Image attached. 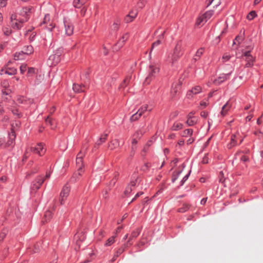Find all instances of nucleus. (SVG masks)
Listing matches in <instances>:
<instances>
[{"mask_svg":"<svg viewBox=\"0 0 263 263\" xmlns=\"http://www.w3.org/2000/svg\"><path fill=\"white\" fill-rule=\"evenodd\" d=\"M160 68L157 64L151 63L148 66V74L145 78L144 84H149L159 72Z\"/></svg>","mask_w":263,"mask_h":263,"instance_id":"obj_1","label":"nucleus"},{"mask_svg":"<svg viewBox=\"0 0 263 263\" xmlns=\"http://www.w3.org/2000/svg\"><path fill=\"white\" fill-rule=\"evenodd\" d=\"M31 152H33L34 153L37 154L40 156H42L44 154L45 150L44 148V144L42 143L37 144L36 147L28 148L26 150L24 155V158L27 159L29 157V154Z\"/></svg>","mask_w":263,"mask_h":263,"instance_id":"obj_2","label":"nucleus"},{"mask_svg":"<svg viewBox=\"0 0 263 263\" xmlns=\"http://www.w3.org/2000/svg\"><path fill=\"white\" fill-rule=\"evenodd\" d=\"M26 22V19H23L18 15L11 16V26L13 29H20L23 26V24Z\"/></svg>","mask_w":263,"mask_h":263,"instance_id":"obj_3","label":"nucleus"},{"mask_svg":"<svg viewBox=\"0 0 263 263\" xmlns=\"http://www.w3.org/2000/svg\"><path fill=\"white\" fill-rule=\"evenodd\" d=\"M181 49V44L180 42H178L176 45L172 56L171 62L172 64H174L176 61H177L182 55Z\"/></svg>","mask_w":263,"mask_h":263,"instance_id":"obj_4","label":"nucleus"},{"mask_svg":"<svg viewBox=\"0 0 263 263\" xmlns=\"http://www.w3.org/2000/svg\"><path fill=\"white\" fill-rule=\"evenodd\" d=\"M70 190V187L67 184L63 187L60 196V202L61 205L64 203L65 200L69 195Z\"/></svg>","mask_w":263,"mask_h":263,"instance_id":"obj_5","label":"nucleus"},{"mask_svg":"<svg viewBox=\"0 0 263 263\" xmlns=\"http://www.w3.org/2000/svg\"><path fill=\"white\" fill-rule=\"evenodd\" d=\"M84 156V154L82 151L78 154L76 158V164L78 167V175L81 176L83 172V157Z\"/></svg>","mask_w":263,"mask_h":263,"instance_id":"obj_6","label":"nucleus"},{"mask_svg":"<svg viewBox=\"0 0 263 263\" xmlns=\"http://www.w3.org/2000/svg\"><path fill=\"white\" fill-rule=\"evenodd\" d=\"M31 8L29 7H25L22 8L20 11L13 15H18L23 19H26V22L28 21L31 12Z\"/></svg>","mask_w":263,"mask_h":263,"instance_id":"obj_7","label":"nucleus"},{"mask_svg":"<svg viewBox=\"0 0 263 263\" xmlns=\"http://www.w3.org/2000/svg\"><path fill=\"white\" fill-rule=\"evenodd\" d=\"M242 56L245 58V60L247 62L246 67H249L253 65L254 58L251 54L250 51L244 52Z\"/></svg>","mask_w":263,"mask_h":263,"instance_id":"obj_8","label":"nucleus"},{"mask_svg":"<svg viewBox=\"0 0 263 263\" xmlns=\"http://www.w3.org/2000/svg\"><path fill=\"white\" fill-rule=\"evenodd\" d=\"M61 51H59L56 53L50 55L48 59V60L51 61L50 64L51 65H55L58 63L61 60Z\"/></svg>","mask_w":263,"mask_h":263,"instance_id":"obj_9","label":"nucleus"},{"mask_svg":"<svg viewBox=\"0 0 263 263\" xmlns=\"http://www.w3.org/2000/svg\"><path fill=\"white\" fill-rule=\"evenodd\" d=\"M65 34L67 35H71L73 34V27L69 21L65 20L64 22Z\"/></svg>","mask_w":263,"mask_h":263,"instance_id":"obj_10","label":"nucleus"},{"mask_svg":"<svg viewBox=\"0 0 263 263\" xmlns=\"http://www.w3.org/2000/svg\"><path fill=\"white\" fill-rule=\"evenodd\" d=\"M202 88L199 86H196L193 87L191 90L187 91L186 96L187 98L192 99L194 95L198 94L201 91Z\"/></svg>","mask_w":263,"mask_h":263,"instance_id":"obj_11","label":"nucleus"},{"mask_svg":"<svg viewBox=\"0 0 263 263\" xmlns=\"http://www.w3.org/2000/svg\"><path fill=\"white\" fill-rule=\"evenodd\" d=\"M36 183H38V185H36V183H33L32 184L31 186V190H36L40 189L41 185L43 184L44 181H45L44 177L42 176H39L37 178H36Z\"/></svg>","mask_w":263,"mask_h":263,"instance_id":"obj_12","label":"nucleus"},{"mask_svg":"<svg viewBox=\"0 0 263 263\" xmlns=\"http://www.w3.org/2000/svg\"><path fill=\"white\" fill-rule=\"evenodd\" d=\"M36 183H38V185H36V183H33L32 184L31 186V190H36L40 189L41 185L43 184L44 181H45L44 177L42 176H39L37 178H36Z\"/></svg>","mask_w":263,"mask_h":263,"instance_id":"obj_13","label":"nucleus"},{"mask_svg":"<svg viewBox=\"0 0 263 263\" xmlns=\"http://www.w3.org/2000/svg\"><path fill=\"white\" fill-rule=\"evenodd\" d=\"M181 82L179 81L178 83L174 84L172 85L171 90V95L173 97L176 96L180 88Z\"/></svg>","mask_w":263,"mask_h":263,"instance_id":"obj_14","label":"nucleus"},{"mask_svg":"<svg viewBox=\"0 0 263 263\" xmlns=\"http://www.w3.org/2000/svg\"><path fill=\"white\" fill-rule=\"evenodd\" d=\"M129 37V34L128 33H125L122 37L119 40L118 42L117 45L118 46L119 48L122 47L125 42L127 40Z\"/></svg>","mask_w":263,"mask_h":263,"instance_id":"obj_15","label":"nucleus"},{"mask_svg":"<svg viewBox=\"0 0 263 263\" xmlns=\"http://www.w3.org/2000/svg\"><path fill=\"white\" fill-rule=\"evenodd\" d=\"M85 88V86L78 84H74L72 88L73 91L78 93L84 91Z\"/></svg>","mask_w":263,"mask_h":263,"instance_id":"obj_16","label":"nucleus"},{"mask_svg":"<svg viewBox=\"0 0 263 263\" xmlns=\"http://www.w3.org/2000/svg\"><path fill=\"white\" fill-rule=\"evenodd\" d=\"M15 138V133L14 132H11V133L9 135V140L6 143V146H11L14 141V139Z\"/></svg>","mask_w":263,"mask_h":263,"instance_id":"obj_17","label":"nucleus"},{"mask_svg":"<svg viewBox=\"0 0 263 263\" xmlns=\"http://www.w3.org/2000/svg\"><path fill=\"white\" fill-rule=\"evenodd\" d=\"M120 142L118 139L112 140L108 144V147L111 149H114L119 146Z\"/></svg>","mask_w":263,"mask_h":263,"instance_id":"obj_18","label":"nucleus"},{"mask_svg":"<svg viewBox=\"0 0 263 263\" xmlns=\"http://www.w3.org/2000/svg\"><path fill=\"white\" fill-rule=\"evenodd\" d=\"M230 74V73L221 74L217 80H215V82L216 83L220 84L226 80L228 79L229 78Z\"/></svg>","mask_w":263,"mask_h":263,"instance_id":"obj_19","label":"nucleus"},{"mask_svg":"<svg viewBox=\"0 0 263 263\" xmlns=\"http://www.w3.org/2000/svg\"><path fill=\"white\" fill-rule=\"evenodd\" d=\"M243 40V35H237L233 41V46L234 47L236 45V49H237L238 46L242 42Z\"/></svg>","mask_w":263,"mask_h":263,"instance_id":"obj_20","label":"nucleus"},{"mask_svg":"<svg viewBox=\"0 0 263 263\" xmlns=\"http://www.w3.org/2000/svg\"><path fill=\"white\" fill-rule=\"evenodd\" d=\"M231 107V105L228 102L222 108L220 114L221 116H224Z\"/></svg>","mask_w":263,"mask_h":263,"instance_id":"obj_21","label":"nucleus"},{"mask_svg":"<svg viewBox=\"0 0 263 263\" xmlns=\"http://www.w3.org/2000/svg\"><path fill=\"white\" fill-rule=\"evenodd\" d=\"M2 85L3 87L5 88V90H2L3 95H8L11 92V90L7 88L9 86L8 82L6 81H4L2 82Z\"/></svg>","mask_w":263,"mask_h":263,"instance_id":"obj_22","label":"nucleus"},{"mask_svg":"<svg viewBox=\"0 0 263 263\" xmlns=\"http://www.w3.org/2000/svg\"><path fill=\"white\" fill-rule=\"evenodd\" d=\"M17 70L14 67L9 68L8 66L5 68V73L8 74V75L11 76L16 73Z\"/></svg>","mask_w":263,"mask_h":263,"instance_id":"obj_23","label":"nucleus"},{"mask_svg":"<svg viewBox=\"0 0 263 263\" xmlns=\"http://www.w3.org/2000/svg\"><path fill=\"white\" fill-rule=\"evenodd\" d=\"M87 0H74L73 4V6L78 8H81L83 5H84Z\"/></svg>","mask_w":263,"mask_h":263,"instance_id":"obj_24","label":"nucleus"},{"mask_svg":"<svg viewBox=\"0 0 263 263\" xmlns=\"http://www.w3.org/2000/svg\"><path fill=\"white\" fill-rule=\"evenodd\" d=\"M24 55L31 54L33 52V47L31 46H27L22 50Z\"/></svg>","mask_w":263,"mask_h":263,"instance_id":"obj_25","label":"nucleus"},{"mask_svg":"<svg viewBox=\"0 0 263 263\" xmlns=\"http://www.w3.org/2000/svg\"><path fill=\"white\" fill-rule=\"evenodd\" d=\"M207 21V19L205 18V17H204V15L203 14L202 16H201L198 18L196 23V25L198 26H202L205 23H206Z\"/></svg>","mask_w":263,"mask_h":263,"instance_id":"obj_26","label":"nucleus"},{"mask_svg":"<svg viewBox=\"0 0 263 263\" xmlns=\"http://www.w3.org/2000/svg\"><path fill=\"white\" fill-rule=\"evenodd\" d=\"M204 51V48H199L197 52H196V54L194 58V60L195 61H197L199 60L200 58V57L202 55Z\"/></svg>","mask_w":263,"mask_h":263,"instance_id":"obj_27","label":"nucleus"},{"mask_svg":"<svg viewBox=\"0 0 263 263\" xmlns=\"http://www.w3.org/2000/svg\"><path fill=\"white\" fill-rule=\"evenodd\" d=\"M51 218H52L51 212L49 210L46 211V212L44 214L43 222H48V221H49L50 220V219Z\"/></svg>","mask_w":263,"mask_h":263,"instance_id":"obj_28","label":"nucleus"},{"mask_svg":"<svg viewBox=\"0 0 263 263\" xmlns=\"http://www.w3.org/2000/svg\"><path fill=\"white\" fill-rule=\"evenodd\" d=\"M183 125L179 122H175L171 127L172 130H178L183 128Z\"/></svg>","mask_w":263,"mask_h":263,"instance_id":"obj_29","label":"nucleus"},{"mask_svg":"<svg viewBox=\"0 0 263 263\" xmlns=\"http://www.w3.org/2000/svg\"><path fill=\"white\" fill-rule=\"evenodd\" d=\"M25 58V55L21 51V52H16L14 55V59L15 60H23Z\"/></svg>","mask_w":263,"mask_h":263,"instance_id":"obj_30","label":"nucleus"},{"mask_svg":"<svg viewBox=\"0 0 263 263\" xmlns=\"http://www.w3.org/2000/svg\"><path fill=\"white\" fill-rule=\"evenodd\" d=\"M108 136V134H104L101 135L98 141L97 142L96 144L97 145H101L103 143L105 142L106 140L107 139V137Z\"/></svg>","mask_w":263,"mask_h":263,"instance_id":"obj_31","label":"nucleus"},{"mask_svg":"<svg viewBox=\"0 0 263 263\" xmlns=\"http://www.w3.org/2000/svg\"><path fill=\"white\" fill-rule=\"evenodd\" d=\"M120 25V21L117 19L111 26V30L117 31Z\"/></svg>","mask_w":263,"mask_h":263,"instance_id":"obj_32","label":"nucleus"},{"mask_svg":"<svg viewBox=\"0 0 263 263\" xmlns=\"http://www.w3.org/2000/svg\"><path fill=\"white\" fill-rule=\"evenodd\" d=\"M190 207V205L188 204L184 203L182 206L178 209V212L180 213H184L187 211Z\"/></svg>","mask_w":263,"mask_h":263,"instance_id":"obj_33","label":"nucleus"},{"mask_svg":"<svg viewBox=\"0 0 263 263\" xmlns=\"http://www.w3.org/2000/svg\"><path fill=\"white\" fill-rule=\"evenodd\" d=\"M124 251V249L123 247L119 248L116 252V254L114 256L112 261H114L116 258L121 255Z\"/></svg>","mask_w":263,"mask_h":263,"instance_id":"obj_34","label":"nucleus"},{"mask_svg":"<svg viewBox=\"0 0 263 263\" xmlns=\"http://www.w3.org/2000/svg\"><path fill=\"white\" fill-rule=\"evenodd\" d=\"M236 143V135H232L231 137V142L228 144V147L229 148H231L235 145Z\"/></svg>","mask_w":263,"mask_h":263,"instance_id":"obj_35","label":"nucleus"},{"mask_svg":"<svg viewBox=\"0 0 263 263\" xmlns=\"http://www.w3.org/2000/svg\"><path fill=\"white\" fill-rule=\"evenodd\" d=\"M116 237V235L115 236H113L111 237H110L109 238H108L107 239V240L106 241L105 245L106 246H111L112 244H113L115 241V238Z\"/></svg>","mask_w":263,"mask_h":263,"instance_id":"obj_36","label":"nucleus"},{"mask_svg":"<svg viewBox=\"0 0 263 263\" xmlns=\"http://www.w3.org/2000/svg\"><path fill=\"white\" fill-rule=\"evenodd\" d=\"M197 121V118H192V119L188 118V119H187L186 123L189 126H193L195 123H196Z\"/></svg>","mask_w":263,"mask_h":263,"instance_id":"obj_37","label":"nucleus"},{"mask_svg":"<svg viewBox=\"0 0 263 263\" xmlns=\"http://www.w3.org/2000/svg\"><path fill=\"white\" fill-rule=\"evenodd\" d=\"M139 234V232H133L130 238L127 241V246L129 245V246L132 245V243H130V241L133 238H136Z\"/></svg>","mask_w":263,"mask_h":263,"instance_id":"obj_38","label":"nucleus"},{"mask_svg":"<svg viewBox=\"0 0 263 263\" xmlns=\"http://www.w3.org/2000/svg\"><path fill=\"white\" fill-rule=\"evenodd\" d=\"M141 116V115H140V114L137 111L130 117V120L132 122L135 121L137 120L138 119H139Z\"/></svg>","mask_w":263,"mask_h":263,"instance_id":"obj_39","label":"nucleus"},{"mask_svg":"<svg viewBox=\"0 0 263 263\" xmlns=\"http://www.w3.org/2000/svg\"><path fill=\"white\" fill-rule=\"evenodd\" d=\"M208 6L210 5L212 3H213L214 5V7H217L221 3L220 0H208Z\"/></svg>","mask_w":263,"mask_h":263,"instance_id":"obj_40","label":"nucleus"},{"mask_svg":"<svg viewBox=\"0 0 263 263\" xmlns=\"http://www.w3.org/2000/svg\"><path fill=\"white\" fill-rule=\"evenodd\" d=\"M143 131L141 129L138 130L133 135L134 138L139 139L143 135Z\"/></svg>","mask_w":263,"mask_h":263,"instance_id":"obj_41","label":"nucleus"},{"mask_svg":"<svg viewBox=\"0 0 263 263\" xmlns=\"http://www.w3.org/2000/svg\"><path fill=\"white\" fill-rule=\"evenodd\" d=\"M193 134V130L191 129H186L184 130L182 133V136L187 137L191 136Z\"/></svg>","mask_w":263,"mask_h":263,"instance_id":"obj_42","label":"nucleus"},{"mask_svg":"<svg viewBox=\"0 0 263 263\" xmlns=\"http://www.w3.org/2000/svg\"><path fill=\"white\" fill-rule=\"evenodd\" d=\"M131 76L127 77L124 80L123 82L121 84L120 87H125L127 84L129 82L130 80L131 79Z\"/></svg>","mask_w":263,"mask_h":263,"instance_id":"obj_43","label":"nucleus"},{"mask_svg":"<svg viewBox=\"0 0 263 263\" xmlns=\"http://www.w3.org/2000/svg\"><path fill=\"white\" fill-rule=\"evenodd\" d=\"M147 105H143L137 111L142 116L147 110Z\"/></svg>","mask_w":263,"mask_h":263,"instance_id":"obj_44","label":"nucleus"},{"mask_svg":"<svg viewBox=\"0 0 263 263\" xmlns=\"http://www.w3.org/2000/svg\"><path fill=\"white\" fill-rule=\"evenodd\" d=\"M21 124V123L19 121H15L14 123L12 124V131L14 132L16 129L17 127H18Z\"/></svg>","mask_w":263,"mask_h":263,"instance_id":"obj_45","label":"nucleus"},{"mask_svg":"<svg viewBox=\"0 0 263 263\" xmlns=\"http://www.w3.org/2000/svg\"><path fill=\"white\" fill-rule=\"evenodd\" d=\"M80 176L78 175V172L76 173L71 178V181L73 183L76 182L79 179Z\"/></svg>","mask_w":263,"mask_h":263,"instance_id":"obj_46","label":"nucleus"},{"mask_svg":"<svg viewBox=\"0 0 263 263\" xmlns=\"http://www.w3.org/2000/svg\"><path fill=\"white\" fill-rule=\"evenodd\" d=\"M138 142V139L133 137L132 140V152L134 153L136 147H135V145H136Z\"/></svg>","mask_w":263,"mask_h":263,"instance_id":"obj_47","label":"nucleus"},{"mask_svg":"<svg viewBox=\"0 0 263 263\" xmlns=\"http://www.w3.org/2000/svg\"><path fill=\"white\" fill-rule=\"evenodd\" d=\"M256 14L255 11H251L247 15V18L249 20H253Z\"/></svg>","mask_w":263,"mask_h":263,"instance_id":"obj_48","label":"nucleus"},{"mask_svg":"<svg viewBox=\"0 0 263 263\" xmlns=\"http://www.w3.org/2000/svg\"><path fill=\"white\" fill-rule=\"evenodd\" d=\"M214 13L213 11L212 10L208 11L206 12L203 15H204V17L208 20H209L211 17L213 15Z\"/></svg>","mask_w":263,"mask_h":263,"instance_id":"obj_49","label":"nucleus"},{"mask_svg":"<svg viewBox=\"0 0 263 263\" xmlns=\"http://www.w3.org/2000/svg\"><path fill=\"white\" fill-rule=\"evenodd\" d=\"M161 42H162L161 41H160V40H157L156 42H154L152 46L150 53L152 52V51L153 50V49L155 48V47L158 46V45H159L160 44H161Z\"/></svg>","mask_w":263,"mask_h":263,"instance_id":"obj_50","label":"nucleus"},{"mask_svg":"<svg viewBox=\"0 0 263 263\" xmlns=\"http://www.w3.org/2000/svg\"><path fill=\"white\" fill-rule=\"evenodd\" d=\"M4 33L6 35H9L11 33V30L8 27H5L3 28Z\"/></svg>","mask_w":263,"mask_h":263,"instance_id":"obj_51","label":"nucleus"},{"mask_svg":"<svg viewBox=\"0 0 263 263\" xmlns=\"http://www.w3.org/2000/svg\"><path fill=\"white\" fill-rule=\"evenodd\" d=\"M45 122H46V123L47 124H49L51 126V128H54V126H53V124H52V120H51V118H49V117H48L46 119Z\"/></svg>","mask_w":263,"mask_h":263,"instance_id":"obj_52","label":"nucleus"},{"mask_svg":"<svg viewBox=\"0 0 263 263\" xmlns=\"http://www.w3.org/2000/svg\"><path fill=\"white\" fill-rule=\"evenodd\" d=\"M124 20L126 23H129L132 22L134 20V19L132 18L130 14H128L125 17Z\"/></svg>","mask_w":263,"mask_h":263,"instance_id":"obj_53","label":"nucleus"},{"mask_svg":"<svg viewBox=\"0 0 263 263\" xmlns=\"http://www.w3.org/2000/svg\"><path fill=\"white\" fill-rule=\"evenodd\" d=\"M27 69V65L26 64H23L20 66V71L21 73H24Z\"/></svg>","mask_w":263,"mask_h":263,"instance_id":"obj_54","label":"nucleus"},{"mask_svg":"<svg viewBox=\"0 0 263 263\" xmlns=\"http://www.w3.org/2000/svg\"><path fill=\"white\" fill-rule=\"evenodd\" d=\"M50 22V16L49 14H46L45 15L43 23L44 24H47L48 23H49Z\"/></svg>","mask_w":263,"mask_h":263,"instance_id":"obj_55","label":"nucleus"},{"mask_svg":"<svg viewBox=\"0 0 263 263\" xmlns=\"http://www.w3.org/2000/svg\"><path fill=\"white\" fill-rule=\"evenodd\" d=\"M230 59V56L228 53L224 54L223 57H222V60H223V62L227 61Z\"/></svg>","mask_w":263,"mask_h":263,"instance_id":"obj_56","label":"nucleus"},{"mask_svg":"<svg viewBox=\"0 0 263 263\" xmlns=\"http://www.w3.org/2000/svg\"><path fill=\"white\" fill-rule=\"evenodd\" d=\"M132 191V188L131 186H128L124 191V194L125 195L129 194Z\"/></svg>","mask_w":263,"mask_h":263,"instance_id":"obj_57","label":"nucleus"},{"mask_svg":"<svg viewBox=\"0 0 263 263\" xmlns=\"http://www.w3.org/2000/svg\"><path fill=\"white\" fill-rule=\"evenodd\" d=\"M7 0H0V8L4 7L7 4Z\"/></svg>","mask_w":263,"mask_h":263,"instance_id":"obj_58","label":"nucleus"},{"mask_svg":"<svg viewBox=\"0 0 263 263\" xmlns=\"http://www.w3.org/2000/svg\"><path fill=\"white\" fill-rule=\"evenodd\" d=\"M165 32V31H164L160 35H159L157 40H160V41H162V40H163L164 38Z\"/></svg>","mask_w":263,"mask_h":263,"instance_id":"obj_59","label":"nucleus"},{"mask_svg":"<svg viewBox=\"0 0 263 263\" xmlns=\"http://www.w3.org/2000/svg\"><path fill=\"white\" fill-rule=\"evenodd\" d=\"M144 1H142V0H140L137 4L138 7L141 9L144 6Z\"/></svg>","mask_w":263,"mask_h":263,"instance_id":"obj_60","label":"nucleus"},{"mask_svg":"<svg viewBox=\"0 0 263 263\" xmlns=\"http://www.w3.org/2000/svg\"><path fill=\"white\" fill-rule=\"evenodd\" d=\"M137 12H134V11H130L129 14H130V16L132 18L134 19L137 15Z\"/></svg>","mask_w":263,"mask_h":263,"instance_id":"obj_61","label":"nucleus"},{"mask_svg":"<svg viewBox=\"0 0 263 263\" xmlns=\"http://www.w3.org/2000/svg\"><path fill=\"white\" fill-rule=\"evenodd\" d=\"M223 172H221L219 174V181L223 183L224 181V180H223Z\"/></svg>","mask_w":263,"mask_h":263,"instance_id":"obj_62","label":"nucleus"},{"mask_svg":"<svg viewBox=\"0 0 263 263\" xmlns=\"http://www.w3.org/2000/svg\"><path fill=\"white\" fill-rule=\"evenodd\" d=\"M190 175V173H189L188 174L186 175L183 178V179L181 181V185H182L184 183V182L187 179L188 177H189V176Z\"/></svg>","mask_w":263,"mask_h":263,"instance_id":"obj_63","label":"nucleus"},{"mask_svg":"<svg viewBox=\"0 0 263 263\" xmlns=\"http://www.w3.org/2000/svg\"><path fill=\"white\" fill-rule=\"evenodd\" d=\"M17 101L19 103H24V101H25V100L24 97H21L17 99Z\"/></svg>","mask_w":263,"mask_h":263,"instance_id":"obj_64","label":"nucleus"}]
</instances>
